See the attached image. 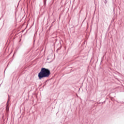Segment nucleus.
Returning a JSON list of instances; mask_svg holds the SVG:
<instances>
[{"label": "nucleus", "instance_id": "nucleus-2", "mask_svg": "<svg viewBox=\"0 0 124 124\" xmlns=\"http://www.w3.org/2000/svg\"><path fill=\"white\" fill-rule=\"evenodd\" d=\"M7 110H8V108H6V110L7 111Z\"/></svg>", "mask_w": 124, "mask_h": 124}, {"label": "nucleus", "instance_id": "nucleus-1", "mask_svg": "<svg viewBox=\"0 0 124 124\" xmlns=\"http://www.w3.org/2000/svg\"><path fill=\"white\" fill-rule=\"evenodd\" d=\"M50 76V71L48 69L42 68L40 72L38 74V77L40 80L42 78H46Z\"/></svg>", "mask_w": 124, "mask_h": 124}]
</instances>
